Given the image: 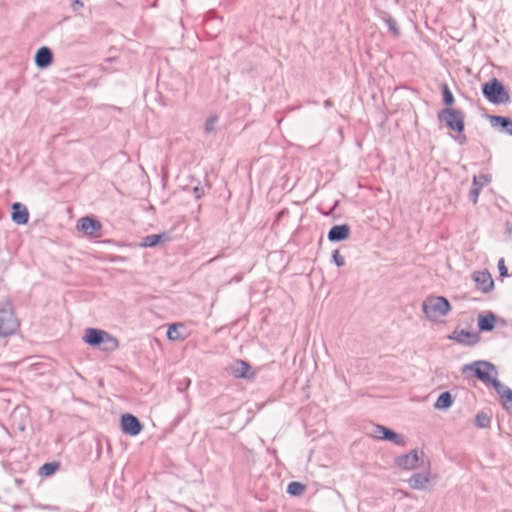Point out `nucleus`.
Returning <instances> with one entry per match:
<instances>
[{
    "mask_svg": "<svg viewBox=\"0 0 512 512\" xmlns=\"http://www.w3.org/2000/svg\"><path fill=\"white\" fill-rule=\"evenodd\" d=\"M498 268L500 272V276H506L507 275V268L504 264V259H500L498 261Z\"/></svg>",
    "mask_w": 512,
    "mask_h": 512,
    "instance_id": "473e14b6",
    "label": "nucleus"
},
{
    "mask_svg": "<svg viewBox=\"0 0 512 512\" xmlns=\"http://www.w3.org/2000/svg\"><path fill=\"white\" fill-rule=\"evenodd\" d=\"M489 383H491V385L494 387L497 394H499L502 399H505V397L508 395L509 391H512L509 387L502 384L495 377Z\"/></svg>",
    "mask_w": 512,
    "mask_h": 512,
    "instance_id": "393cba45",
    "label": "nucleus"
},
{
    "mask_svg": "<svg viewBox=\"0 0 512 512\" xmlns=\"http://www.w3.org/2000/svg\"><path fill=\"white\" fill-rule=\"evenodd\" d=\"M121 428L126 434L136 436L141 432L142 425L135 416L131 414H125L121 419Z\"/></svg>",
    "mask_w": 512,
    "mask_h": 512,
    "instance_id": "9b49d317",
    "label": "nucleus"
},
{
    "mask_svg": "<svg viewBox=\"0 0 512 512\" xmlns=\"http://www.w3.org/2000/svg\"><path fill=\"white\" fill-rule=\"evenodd\" d=\"M332 261L337 267H343L345 265L344 257L340 255L339 250H333Z\"/></svg>",
    "mask_w": 512,
    "mask_h": 512,
    "instance_id": "c756f323",
    "label": "nucleus"
},
{
    "mask_svg": "<svg viewBox=\"0 0 512 512\" xmlns=\"http://www.w3.org/2000/svg\"><path fill=\"white\" fill-rule=\"evenodd\" d=\"M306 486L300 482H290V496H299L303 493Z\"/></svg>",
    "mask_w": 512,
    "mask_h": 512,
    "instance_id": "c85d7f7f",
    "label": "nucleus"
},
{
    "mask_svg": "<svg viewBox=\"0 0 512 512\" xmlns=\"http://www.w3.org/2000/svg\"><path fill=\"white\" fill-rule=\"evenodd\" d=\"M418 461V452L416 449H413L409 453L397 457L395 464L402 469L411 470L417 467Z\"/></svg>",
    "mask_w": 512,
    "mask_h": 512,
    "instance_id": "ddd939ff",
    "label": "nucleus"
},
{
    "mask_svg": "<svg viewBox=\"0 0 512 512\" xmlns=\"http://www.w3.org/2000/svg\"><path fill=\"white\" fill-rule=\"evenodd\" d=\"M422 310L430 321L436 322L449 314L451 305L444 296H430L423 301Z\"/></svg>",
    "mask_w": 512,
    "mask_h": 512,
    "instance_id": "f03ea898",
    "label": "nucleus"
},
{
    "mask_svg": "<svg viewBox=\"0 0 512 512\" xmlns=\"http://www.w3.org/2000/svg\"><path fill=\"white\" fill-rule=\"evenodd\" d=\"M450 339H453L460 344L473 345L478 341L479 337L476 333L466 330H455L450 336Z\"/></svg>",
    "mask_w": 512,
    "mask_h": 512,
    "instance_id": "f3484780",
    "label": "nucleus"
},
{
    "mask_svg": "<svg viewBox=\"0 0 512 512\" xmlns=\"http://www.w3.org/2000/svg\"><path fill=\"white\" fill-rule=\"evenodd\" d=\"M351 228L348 224L334 225L327 234L330 242H340L349 238Z\"/></svg>",
    "mask_w": 512,
    "mask_h": 512,
    "instance_id": "f8f14e48",
    "label": "nucleus"
},
{
    "mask_svg": "<svg viewBox=\"0 0 512 512\" xmlns=\"http://www.w3.org/2000/svg\"><path fill=\"white\" fill-rule=\"evenodd\" d=\"M228 371L235 378H248L254 377V372L251 366L243 360H235L228 368Z\"/></svg>",
    "mask_w": 512,
    "mask_h": 512,
    "instance_id": "9d476101",
    "label": "nucleus"
},
{
    "mask_svg": "<svg viewBox=\"0 0 512 512\" xmlns=\"http://www.w3.org/2000/svg\"><path fill=\"white\" fill-rule=\"evenodd\" d=\"M29 213L27 208L21 203H14L12 205V220L18 225H24L28 222Z\"/></svg>",
    "mask_w": 512,
    "mask_h": 512,
    "instance_id": "a211bd4d",
    "label": "nucleus"
},
{
    "mask_svg": "<svg viewBox=\"0 0 512 512\" xmlns=\"http://www.w3.org/2000/svg\"><path fill=\"white\" fill-rule=\"evenodd\" d=\"M180 324H172L169 326L167 331V337L168 339L175 341L181 339V334L179 332Z\"/></svg>",
    "mask_w": 512,
    "mask_h": 512,
    "instance_id": "cd10ccee",
    "label": "nucleus"
},
{
    "mask_svg": "<svg viewBox=\"0 0 512 512\" xmlns=\"http://www.w3.org/2000/svg\"><path fill=\"white\" fill-rule=\"evenodd\" d=\"M503 405L507 411L512 413V391H509L508 395L503 399Z\"/></svg>",
    "mask_w": 512,
    "mask_h": 512,
    "instance_id": "2f4dec72",
    "label": "nucleus"
},
{
    "mask_svg": "<svg viewBox=\"0 0 512 512\" xmlns=\"http://www.w3.org/2000/svg\"><path fill=\"white\" fill-rule=\"evenodd\" d=\"M491 180L492 176L490 174H480L478 176H473L472 188L469 193V198L473 204L477 203L481 189L487 184H489Z\"/></svg>",
    "mask_w": 512,
    "mask_h": 512,
    "instance_id": "1a4fd4ad",
    "label": "nucleus"
},
{
    "mask_svg": "<svg viewBox=\"0 0 512 512\" xmlns=\"http://www.w3.org/2000/svg\"><path fill=\"white\" fill-rule=\"evenodd\" d=\"M467 371H472L474 376L483 383H489L493 379L490 375L491 372L495 376L497 375L495 366L491 362L485 360H478L464 365L462 373H466Z\"/></svg>",
    "mask_w": 512,
    "mask_h": 512,
    "instance_id": "423d86ee",
    "label": "nucleus"
},
{
    "mask_svg": "<svg viewBox=\"0 0 512 512\" xmlns=\"http://www.w3.org/2000/svg\"><path fill=\"white\" fill-rule=\"evenodd\" d=\"M490 123L493 128L512 135V119L506 116H490Z\"/></svg>",
    "mask_w": 512,
    "mask_h": 512,
    "instance_id": "dca6fc26",
    "label": "nucleus"
},
{
    "mask_svg": "<svg viewBox=\"0 0 512 512\" xmlns=\"http://www.w3.org/2000/svg\"><path fill=\"white\" fill-rule=\"evenodd\" d=\"M438 120L444 122L446 127L454 132L462 133L465 128L464 113L458 109L446 107L439 111Z\"/></svg>",
    "mask_w": 512,
    "mask_h": 512,
    "instance_id": "39448f33",
    "label": "nucleus"
},
{
    "mask_svg": "<svg viewBox=\"0 0 512 512\" xmlns=\"http://www.w3.org/2000/svg\"><path fill=\"white\" fill-rule=\"evenodd\" d=\"M496 317L493 313H488L486 315H479L478 317V328L480 331L489 332L492 331L495 327Z\"/></svg>",
    "mask_w": 512,
    "mask_h": 512,
    "instance_id": "aec40b11",
    "label": "nucleus"
},
{
    "mask_svg": "<svg viewBox=\"0 0 512 512\" xmlns=\"http://www.w3.org/2000/svg\"><path fill=\"white\" fill-rule=\"evenodd\" d=\"M218 118L216 116H210L205 124V130L207 132H212L215 129V125L217 123Z\"/></svg>",
    "mask_w": 512,
    "mask_h": 512,
    "instance_id": "7c9ffc66",
    "label": "nucleus"
},
{
    "mask_svg": "<svg viewBox=\"0 0 512 512\" xmlns=\"http://www.w3.org/2000/svg\"><path fill=\"white\" fill-rule=\"evenodd\" d=\"M84 342L103 351L112 352L118 349L119 341L106 331L88 328L85 330Z\"/></svg>",
    "mask_w": 512,
    "mask_h": 512,
    "instance_id": "f257e3e1",
    "label": "nucleus"
},
{
    "mask_svg": "<svg viewBox=\"0 0 512 512\" xmlns=\"http://www.w3.org/2000/svg\"><path fill=\"white\" fill-rule=\"evenodd\" d=\"M491 418L490 416L485 412H479L477 413L475 417V425L478 428H487L490 426Z\"/></svg>",
    "mask_w": 512,
    "mask_h": 512,
    "instance_id": "a878e982",
    "label": "nucleus"
},
{
    "mask_svg": "<svg viewBox=\"0 0 512 512\" xmlns=\"http://www.w3.org/2000/svg\"><path fill=\"white\" fill-rule=\"evenodd\" d=\"M441 90L443 95V103L446 106H451L454 103L455 99L448 85L446 83L441 84Z\"/></svg>",
    "mask_w": 512,
    "mask_h": 512,
    "instance_id": "bb28decb",
    "label": "nucleus"
},
{
    "mask_svg": "<svg viewBox=\"0 0 512 512\" xmlns=\"http://www.w3.org/2000/svg\"><path fill=\"white\" fill-rule=\"evenodd\" d=\"M170 238L171 237L168 233L148 235L143 238L141 246L142 247H154V246L158 245L159 243L169 241Z\"/></svg>",
    "mask_w": 512,
    "mask_h": 512,
    "instance_id": "6ab92c4d",
    "label": "nucleus"
},
{
    "mask_svg": "<svg viewBox=\"0 0 512 512\" xmlns=\"http://www.w3.org/2000/svg\"><path fill=\"white\" fill-rule=\"evenodd\" d=\"M76 227L79 231L87 236L99 237L101 235V223L90 216L80 218Z\"/></svg>",
    "mask_w": 512,
    "mask_h": 512,
    "instance_id": "0eeeda50",
    "label": "nucleus"
},
{
    "mask_svg": "<svg viewBox=\"0 0 512 512\" xmlns=\"http://www.w3.org/2000/svg\"><path fill=\"white\" fill-rule=\"evenodd\" d=\"M484 97L492 104L500 105L510 102V96L505 86L497 78L482 85Z\"/></svg>",
    "mask_w": 512,
    "mask_h": 512,
    "instance_id": "7ed1b4c3",
    "label": "nucleus"
},
{
    "mask_svg": "<svg viewBox=\"0 0 512 512\" xmlns=\"http://www.w3.org/2000/svg\"><path fill=\"white\" fill-rule=\"evenodd\" d=\"M324 106H325V108L330 107V106H331V101H330V100H326V101L324 102Z\"/></svg>",
    "mask_w": 512,
    "mask_h": 512,
    "instance_id": "72a5a7b5",
    "label": "nucleus"
},
{
    "mask_svg": "<svg viewBox=\"0 0 512 512\" xmlns=\"http://www.w3.org/2000/svg\"><path fill=\"white\" fill-rule=\"evenodd\" d=\"M452 404H453V397L450 392L446 391V392L441 393L438 396V398L434 404V407L439 410H447L448 408H450L452 406Z\"/></svg>",
    "mask_w": 512,
    "mask_h": 512,
    "instance_id": "5701e85b",
    "label": "nucleus"
},
{
    "mask_svg": "<svg viewBox=\"0 0 512 512\" xmlns=\"http://www.w3.org/2000/svg\"><path fill=\"white\" fill-rule=\"evenodd\" d=\"M52 61L51 51L47 47H41L38 49L35 56V63L38 67H47Z\"/></svg>",
    "mask_w": 512,
    "mask_h": 512,
    "instance_id": "412c9836",
    "label": "nucleus"
},
{
    "mask_svg": "<svg viewBox=\"0 0 512 512\" xmlns=\"http://www.w3.org/2000/svg\"><path fill=\"white\" fill-rule=\"evenodd\" d=\"M19 328V321L15 316L12 305L8 302L0 306V336L7 337L14 334Z\"/></svg>",
    "mask_w": 512,
    "mask_h": 512,
    "instance_id": "20e7f679",
    "label": "nucleus"
},
{
    "mask_svg": "<svg viewBox=\"0 0 512 512\" xmlns=\"http://www.w3.org/2000/svg\"><path fill=\"white\" fill-rule=\"evenodd\" d=\"M474 281L476 282L477 288L484 293L491 291L494 282L489 272L478 271L474 274Z\"/></svg>",
    "mask_w": 512,
    "mask_h": 512,
    "instance_id": "2eb2a0df",
    "label": "nucleus"
},
{
    "mask_svg": "<svg viewBox=\"0 0 512 512\" xmlns=\"http://www.w3.org/2000/svg\"><path fill=\"white\" fill-rule=\"evenodd\" d=\"M373 436L380 440H386L393 442L398 446H405V438L403 435L394 432L393 430L383 426L375 425L373 430Z\"/></svg>",
    "mask_w": 512,
    "mask_h": 512,
    "instance_id": "6e6552de",
    "label": "nucleus"
},
{
    "mask_svg": "<svg viewBox=\"0 0 512 512\" xmlns=\"http://www.w3.org/2000/svg\"><path fill=\"white\" fill-rule=\"evenodd\" d=\"M380 19L386 23L388 26L390 32L395 36L398 37L400 35V30L397 25V21L387 12L381 11L379 14Z\"/></svg>",
    "mask_w": 512,
    "mask_h": 512,
    "instance_id": "4be33fe9",
    "label": "nucleus"
},
{
    "mask_svg": "<svg viewBox=\"0 0 512 512\" xmlns=\"http://www.w3.org/2000/svg\"><path fill=\"white\" fill-rule=\"evenodd\" d=\"M59 469L58 462H50L43 464L39 469V475L49 477Z\"/></svg>",
    "mask_w": 512,
    "mask_h": 512,
    "instance_id": "b1692460",
    "label": "nucleus"
},
{
    "mask_svg": "<svg viewBox=\"0 0 512 512\" xmlns=\"http://www.w3.org/2000/svg\"><path fill=\"white\" fill-rule=\"evenodd\" d=\"M431 479L430 472L415 473L408 480V484L412 489L425 490Z\"/></svg>",
    "mask_w": 512,
    "mask_h": 512,
    "instance_id": "4468645a",
    "label": "nucleus"
}]
</instances>
